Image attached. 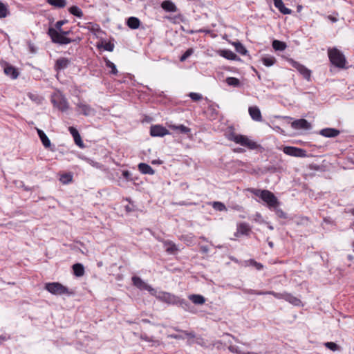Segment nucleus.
<instances>
[{"label": "nucleus", "mask_w": 354, "mask_h": 354, "mask_svg": "<svg viewBox=\"0 0 354 354\" xmlns=\"http://www.w3.org/2000/svg\"><path fill=\"white\" fill-rule=\"evenodd\" d=\"M251 231V228L249 225L246 223H241L237 225L236 232L234 235L239 237L242 235L248 236Z\"/></svg>", "instance_id": "obj_14"}, {"label": "nucleus", "mask_w": 354, "mask_h": 354, "mask_svg": "<svg viewBox=\"0 0 354 354\" xmlns=\"http://www.w3.org/2000/svg\"><path fill=\"white\" fill-rule=\"evenodd\" d=\"M161 7L167 12H174L177 11L175 4L170 1H165L162 3Z\"/></svg>", "instance_id": "obj_26"}, {"label": "nucleus", "mask_w": 354, "mask_h": 354, "mask_svg": "<svg viewBox=\"0 0 354 354\" xmlns=\"http://www.w3.org/2000/svg\"><path fill=\"white\" fill-rule=\"evenodd\" d=\"M0 64L3 68V72L7 76L12 80H15L19 77V72L16 67L5 61L1 62Z\"/></svg>", "instance_id": "obj_10"}, {"label": "nucleus", "mask_w": 354, "mask_h": 354, "mask_svg": "<svg viewBox=\"0 0 354 354\" xmlns=\"http://www.w3.org/2000/svg\"><path fill=\"white\" fill-rule=\"evenodd\" d=\"M163 244L166 252L169 254H175L178 250L176 245L171 241H165Z\"/></svg>", "instance_id": "obj_21"}, {"label": "nucleus", "mask_w": 354, "mask_h": 354, "mask_svg": "<svg viewBox=\"0 0 354 354\" xmlns=\"http://www.w3.org/2000/svg\"><path fill=\"white\" fill-rule=\"evenodd\" d=\"M212 207L214 209L220 211V212L227 210L225 205L223 203L218 202V201L213 202Z\"/></svg>", "instance_id": "obj_38"}, {"label": "nucleus", "mask_w": 354, "mask_h": 354, "mask_svg": "<svg viewBox=\"0 0 354 354\" xmlns=\"http://www.w3.org/2000/svg\"><path fill=\"white\" fill-rule=\"evenodd\" d=\"M234 46L235 47L236 50L241 55H246L247 54V50L239 42H234L233 44Z\"/></svg>", "instance_id": "obj_37"}, {"label": "nucleus", "mask_w": 354, "mask_h": 354, "mask_svg": "<svg viewBox=\"0 0 354 354\" xmlns=\"http://www.w3.org/2000/svg\"><path fill=\"white\" fill-rule=\"evenodd\" d=\"M189 96L194 101H198L202 99V95L198 93H190Z\"/></svg>", "instance_id": "obj_44"}, {"label": "nucleus", "mask_w": 354, "mask_h": 354, "mask_svg": "<svg viewBox=\"0 0 354 354\" xmlns=\"http://www.w3.org/2000/svg\"><path fill=\"white\" fill-rule=\"evenodd\" d=\"M226 138L230 141L234 142L236 144L247 147L249 149H257L259 145L248 136L238 134L234 131H230L226 134Z\"/></svg>", "instance_id": "obj_2"}, {"label": "nucleus", "mask_w": 354, "mask_h": 354, "mask_svg": "<svg viewBox=\"0 0 354 354\" xmlns=\"http://www.w3.org/2000/svg\"><path fill=\"white\" fill-rule=\"evenodd\" d=\"M46 2L58 8H63L66 6V0H46Z\"/></svg>", "instance_id": "obj_31"}, {"label": "nucleus", "mask_w": 354, "mask_h": 354, "mask_svg": "<svg viewBox=\"0 0 354 354\" xmlns=\"http://www.w3.org/2000/svg\"><path fill=\"white\" fill-rule=\"evenodd\" d=\"M48 35L50 36L53 43L59 44H68L71 42H74L76 39H72L65 37L62 32H59L56 29L53 28H49L48 30Z\"/></svg>", "instance_id": "obj_5"}, {"label": "nucleus", "mask_w": 354, "mask_h": 354, "mask_svg": "<svg viewBox=\"0 0 354 354\" xmlns=\"http://www.w3.org/2000/svg\"><path fill=\"white\" fill-rule=\"evenodd\" d=\"M272 47L275 50H284L287 46L285 42L279 41V40H274L272 41Z\"/></svg>", "instance_id": "obj_33"}, {"label": "nucleus", "mask_w": 354, "mask_h": 354, "mask_svg": "<svg viewBox=\"0 0 354 354\" xmlns=\"http://www.w3.org/2000/svg\"><path fill=\"white\" fill-rule=\"evenodd\" d=\"M263 64L266 66H271L275 62V58L273 57H267L262 59Z\"/></svg>", "instance_id": "obj_41"}, {"label": "nucleus", "mask_w": 354, "mask_h": 354, "mask_svg": "<svg viewBox=\"0 0 354 354\" xmlns=\"http://www.w3.org/2000/svg\"><path fill=\"white\" fill-rule=\"evenodd\" d=\"M169 127L173 129V130H178V131H180L181 133H188L190 132V129L185 127V125L183 124H180V125H170Z\"/></svg>", "instance_id": "obj_35"}, {"label": "nucleus", "mask_w": 354, "mask_h": 354, "mask_svg": "<svg viewBox=\"0 0 354 354\" xmlns=\"http://www.w3.org/2000/svg\"><path fill=\"white\" fill-rule=\"evenodd\" d=\"M291 126L295 129H310V124L305 119H299L292 122Z\"/></svg>", "instance_id": "obj_15"}, {"label": "nucleus", "mask_w": 354, "mask_h": 354, "mask_svg": "<svg viewBox=\"0 0 354 354\" xmlns=\"http://www.w3.org/2000/svg\"><path fill=\"white\" fill-rule=\"evenodd\" d=\"M248 191L259 197L265 202L270 209L276 208L279 206V202L277 198L271 192L266 189H259L254 188L248 189Z\"/></svg>", "instance_id": "obj_1"}, {"label": "nucleus", "mask_w": 354, "mask_h": 354, "mask_svg": "<svg viewBox=\"0 0 354 354\" xmlns=\"http://www.w3.org/2000/svg\"><path fill=\"white\" fill-rule=\"evenodd\" d=\"M158 300L165 302L168 304H176L180 302V299L177 296L167 292H160L154 295Z\"/></svg>", "instance_id": "obj_6"}, {"label": "nucleus", "mask_w": 354, "mask_h": 354, "mask_svg": "<svg viewBox=\"0 0 354 354\" xmlns=\"http://www.w3.org/2000/svg\"><path fill=\"white\" fill-rule=\"evenodd\" d=\"M60 32H62V35H64L65 37H66V35H68V34H69V32H70V31H62V30H61Z\"/></svg>", "instance_id": "obj_56"}, {"label": "nucleus", "mask_w": 354, "mask_h": 354, "mask_svg": "<svg viewBox=\"0 0 354 354\" xmlns=\"http://www.w3.org/2000/svg\"><path fill=\"white\" fill-rule=\"evenodd\" d=\"M189 300H191L194 304H203L205 302V299L201 295H190L189 296Z\"/></svg>", "instance_id": "obj_28"}, {"label": "nucleus", "mask_w": 354, "mask_h": 354, "mask_svg": "<svg viewBox=\"0 0 354 354\" xmlns=\"http://www.w3.org/2000/svg\"><path fill=\"white\" fill-rule=\"evenodd\" d=\"M274 6L283 15H290L292 10L286 8L282 0H273Z\"/></svg>", "instance_id": "obj_17"}, {"label": "nucleus", "mask_w": 354, "mask_h": 354, "mask_svg": "<svg viewBox=\"0 0 354 354\" xmlns=\"http://www.w3.org/2000/svg\"><path fill=\"white\" fill-rule=\"evenodd\" d=\"M225 82L229 86H232L234 87H238L240 86V81L239 79H237L236 77H227L225 80Z\"/></svg>", "instance_id": "obj_36"}, {"label": "nucleus", "mask_w": 354, "mask_h": 354, "mask_svg": "<svg viewBox=\"0 0 354 354\" xmlns=\"http://www.w3.org/2000/svg\"><path fill=\"white\" fill-rule=\"evenodd\" d=\"M273 209H274L276 214L279 217L282 218H286L287 217L286 214L282 209L277 208V207L276 208H273Z\"/></svg>", "instance_id": "obj_45"}, {"label": "nucleus", "mask_w": 354, "mask_h": 354, "mask_svg": "<svg viewBox=\"0 0 354 354\" xmlns=\"http://www.w3.org/2000/svg\"><path fill=\"white\" fill-rule=\"evenodd\" d=\"M248 111L252 120L258 122H261L262 120L260 109L257 106H250Z\"/></svg>", "instance_id": "obj_16"}, {"label": "nucleus", "mask_w": 354, "mask_h": 354, "mask_svg": "<svg viewBox=\"0 0 354 354\" xmlns=\"http://www.w3.org/2000/svg\"><path fill=\"white\" fill-rule=\"evenodd\" d=\"M132 283L133 286H135L138 289L142 290H146L149 291L151 295H156V290L153 288L151 286L147 284L145 281H144L141 278L137 276H134L132 277Z\"/></svg>", "instance_id": "obj_7"}, {"label": "nucleus", "mask_w": 354, "mask_h": 354, "mask_svg": "<svg viewBox=\"0 0 354 354\" xmlns=\"http://www.w3.org/2000/svg\"><path fill=\"white\" fill-rule=\"evenodd\" d=\"M283 151L284 153L294 157H306V151L304 149L301 148H297L295 147H284L283 148Z\"/></svg>", "instance_id": "obj_11"}, {"label": "nucleus", "mask_w": 354, "mask_h": 354, "mask_svg": "<svg viewBox=\"0 0 354 354\" xmlns=\"http://www.w3.org/2000/svg\"><path fill=\"white\" fill-rule=\"evenodd\" d=\"M69 131L73 137L75 143L77 146H79L80 147H83L84 144H83V142L82 140L81 136H80L78 131L75 128L71 127H69Z\"/></svg>", "instance_id": "obj_18"}, {"label": "nucleus", "mask_w": 354, "mask_h": 354, "mask_svg": "<svg viewBox=\"0 0 354 354\" xmlns=\"http://www.w3.org/2000/svg\"><path fill=\"white\" fill-rule=\"evenodd\" d=\"M53 102L62 111H65L68 109V104L64 99H59L58 102L56 100H53Z\"/></svg>", "instance_id": "obj_25"}, {"label": "nucleus", "mask_w": 354, "mask_h": 354, "mask_svg": "<svg viewBox=\"0 0 354 354\" xmlns=\"http://www.w3.org/2000/svg\"><path fill=\"white\" fill-rule=\"evenodd\" d=\"M96 47L100 50L103 49L104 50L111 51V41L106 42L101 39L96 44Z\"/></svg>", "instance_id": "obj_32"}, {"label": "nucleus", "mask_w": 354, "mask_h": 354, "mask_svg": "<svg viewBox=\"0 0 354 354\" xmlns=\"http://www.w3.org/2000/svg\"><path fill=\"white\" fill-rule=\"evenodd\" d=\"M122 176L124 178H126L127 180H131L130 179V173L127 171H124L122 172Z\"/></svg>", "instance_id": "obj_49"}, {"label": "nucleus", "mask_w": 354, "mask_h": 354, "mask_svg": "<svg viewBox=\"0 0 354 354\" xmlns=\"http://www.w3.org/2000/svg\"><path fill=\"white\" fill-rule=\"evenodd\" d=\"M320 134L326 138H334L339 134V131L333 128H326L321 130Z\"/></svg>", "instance_id": "obj_19"}, {"label": "nucleus", "mask_w": 354, "mask_h": 354, "mask_svg": "<svg viewBox=\"0 0 354 354\" xmlns=\"http://www.w3.org/2000/svg\"><path fill=\"white\" fill-rule=\"evenodd\" d=\"M8 10L6 5L0 1V18H5L8 15Z\"/></svg>", "instance_id": "obj_40"}, {"label": "nucleus", "mask_w": 354, "mask_h": 354, "mask_svg": "<svg viewBox=\"0 0 354 354\" xmlns=\"http://www.w3.org/2000/svg\"><path fill=\"white\" fill-rule=\"evenodd\" d=\"M45 289L50 293L55 295H72L73 292L70 291L67 287L63 286L59 282L46 283Z\"/></svg>", "instance_id": "obj_4"}, {"label": "nucleus", "mask_w": 354, "mask_h": 354, "mask_svg": "<svg viewBox=\"0 0 354 354\" xmlns=\"http://www.w3.org/2000/svg\"><path fill=\"white\" fill-rule=\"evenodd\" d=\"M150 134L153 137H162L169 134V132L166 128L161 125H153L150 129Z\"/></svg>", "instance_id": "obj_12"}, {"label": "nucleus", "mask_w": 354, "mask_h": 354, "mask_svg": "<svg viewBox=\"0 0 354 354\" xmlns=\"http://www.w3.org/2000/svg\"><path fill=\"white\" fill-rule=\"evenodd\" d=\"M127 26L131 29H137L140 25V21L138 18L131 17L127 19Z\"/></svg>", "instance_id": "obj_27"}, {"label": "nucleus", "mask_w": 354, "mask_h": 354, "mask_svg": "<svg viewBox=\"0 0 354 354\" xmlns=\"http://www.w3.org/2000/svg\"><path fill=\"white\" fill-rule=\"evenodd\" d=\"M256 216L257 217V218H260L261 217V215H260L259 214H257L256 215Z\"/></svg>", "instance_id": "obj_61"}, {"label": "nucleus", "mask_w": 354, "mask_h": 354, "mask_svg": "<svg viewBox=\"0 0 354 354\" xmlns=\"http://www.w3.org/2000/svg\"><path fill=\"white\" fill-rule=\"evenodd\" d=\"M68 11L71 14H72L74 16H76L79 18H81L83 17V12L82 10L77 6H73L69 8Z\"/></svg>", "instance_id": "obj_34"}, {"label": "nucleus", "mask_w": 354, "mask_h": 354, "mask_svg": "<svg viewBox=\"0 0 354 354\" xmlns=\"http://www.w3.org/2000/svg\"><path fill=\"white\" fill-rule=\"evenodd\" d=\"M328 55L332 64L339 68H345L346 58L343 53L336 48H328Z\"/></svg>", "instance_id": "obj_3"}, {"label": "nucleus", "mask_w": 354, "mask_h": 354, "mask_svg": "<svg viewBox=\"0 0 354 354\" xmlns=\"http://www.w3.org/2000/svg\"><path fill=\"white\" fill-rule=\"evenodd\" d=\"M255 294L257 295H266V294H269V295H273L274 297L277 298V299H283V297H284V293H277V292H273V291H269V292H255Z\"/></svg>", "instance_id": "obj_39"}, {"label": "nucleus", "mask_w": 354, "mask_h": 354, "mask_svg": "<svg viewBox=\"0 0 354 354\" xmlns=\"http://www.w3.org/2000/svg\"><path fill=\"white\" fill-rule=\"evenodd\" d=\"M352 245H353V251L354 252V242L353 243Z\"/></svg>", "instance_id": "obj_63"}, {"label": "nucleus", "mask_w": 354, "mask_h": 354, "mask_svg": "<svg viewBox=\"0 0 354 354\" xmlns=\"http://www.w3.org/2000/svg\"><path fill=\"white\" fill-rule=\"evenodd\" d=\"M138 170L142 174L153 175L155 173V171L151 168V167L146 163L141 162L138 164Z\"/></svg>", "instance_id": "obj_20"}, {"label": "nucleus", "mask_w": 354, "mask_h": 354, "mask_svg": "<svg viewBox=\"0 0 354 354\" xmlns=\"http://www.w3.org/2000/svg\"><path fill=\"white\" fill-rule=\"evenodd\" d=\"M30 50H31L32 53H35V52L34 48H33V47H30Z\"/></svg>", "instance_id": "obj_60"}, {"label": "nucleus", "mask_w": 354, "mask_h": 354, "mask_svg": "<svg viewBox=\"0 0 354 354\" xmlns=\"http://www.w3.org/2000/svg\"><path fill=\"white\" fill-rule=\"evenodd\" d=\"M268 229H269V230H272L274 229L273 226H272V225H270V224H268Z\"/></svg>", "instance_id": "obj_58"}, {"label": "nucleus", "mask_w": 354, "mask_h": 354, "mask_svg": "<svg viewBox=\"0 0 354 354\" xmlns=\"http://www.w3.org/2000/svg\"><path fill=\"white\" fill-rule=\"evenodd\" d=\"M268 245L270 248H272L273 247V243L272 242H269L268 243Z\"/></svg>", "instance_id": "obj_59"}, {"label": "nucleus", "mask_w": 354, "mask_h": 354, "mask_svg": "<svg viewBox=\"0 0 354 354\" xmlns=\"http://www.w3.org/2000/svg\"><path fill=\"white\" fill-rule=\"evenodd\" d=\"M242 354H257V353H253V352H243Z\"/></svg>", "instance_id": "obj_57"}, {"label": "nucleus", "mask_w": 354, "mask_h": 354, "mask_svg": "<svg viewBox=\"0 0 354 354\" xmlns=\"http://www.w3.org/2000/svg\"><path fill=\"white\" fill-rule=\"evenodd\" d=\"M76 111L84 116L94 115L95 113V109L83 101H80L76 104Z\"/></svg>", "instance_id": "obj_8"}, {"label": "nucleus", "mask_w": 354, "mask_h": 354, "mask_svg": "<svg viewBox=\"0 0 354 354\" xmlns=\"http://www.w3.org/2000/svg\"><path fill=\"white\" fill-rule=\"evenodd\" d=\"M141 339H142L147 342H152L153 341L151 337H149L147 335H141Z\"/></svg>", "instance_id": "obj_51"}, {"label": "nucleus", "mask_w": 354, "mask_h": 354, "mask_svg": "<svg viewBox=\"0 0 354 354\" xmlns=\"http://www.w3.org/2000/svg\"><path fill=\"white\" fill-rule=\"evenodd\" d=\"M24 189H25V190H26V191H29V190H30V188H28V187H25V188H24Z\"/></svg>", "instance_id": "obj_62"}, {"label": "nucleus", "mask_w": 354, "mask_h": 354, "mask_svg": "<svg viewBox=\"0 0 354 354\" xmlns=\"http://www.w3.org/2000/svg\"><path fill=\"white\" fill-rule=\"evenodd\" d=\"M283 299L288 301L289 303L292 304L294 306H299L301 304V301H300L299 299L288 293H284Z\"/></svg>", "instance_id": "obj_24"}, {"label": "nucleus", "mask_w": 354, "mask_h": 354, "mask_svg": "<svg viewBox=\"0 0 354 354\" xmlns=\"http://www.w3.org/2000/svg\"><path fill=\"white\" fill-rule=\"evenodd\" d=\"M59 180L64 185L68 184L73 181V174L71 172L62 174L60 175Z\"/></svg>", "instance_id": "obj_30"}, {"label": "nucleus", "mask_w": 354, "mask_h": 354, "mask_svg": "<svg viewBox=\"0 0 354 354\" xmlns=\"http://www.w3.org/2000/svg\"><path fill=\"white\" fill-rule=\"evenodd\" d=\"M324 346H325L327 348H328V349H330V350H331V351H339V350H340V346H338V345H337V344H335V342H326V343L324 344Z\"/></svg>", "instance_id": "obj_42"}, {"label": "nucleus", "mask_w": 354, "mask_h": 354, "mask_svg": "<svg viewBox=\"0 0 354 354\" xmlns=\"http://www.w3.org/2000/svg\"><path fill=\"white\" fill-rule=\"evenodd\" d=\"M116 73H117L116 67H115V64L112 63V75L116 74Z\"/></svg>", "instance_id": "obj_53"}, {"label": "nucleus", "mask_w": 354, "mask_h": 354, "mask_svg": "<svg viewBox=\"0 0 354 354\" xmlns=\"http://www.w3.org/2000/svg\"><path fill=\"white\" fill-rule=\"evenodd\" d=\"M171 337L174 338V339H180V338H181V336L178 335H171Z\"/></svg>", "instance_id": "obj_55"}, {"label": "nucleus", "mask_w": 354, "mask_h": 354, "mask_svg": "<svg viewBox=\"0 0 354 354\" xmlns=\"http://www.w3.org/2000/svg\"><path fill=\"white\" fill-rule=\"evenodd\" d=\"M218 54L229 60H235L237 58V55L230 50H221L218 51Z\"/></svg>", "instance_id": "obj_23"}, {"label": "nucleus", "mask_w": 354, "mask_h": 354, "mask_svg": "<svg viewBox=\"0 0 354 354\" xmlns=\"http://www.w3.org/2000/svg\"><path fill=\"white\" fill-rule=\"evenodd\" d=\"M37 134L43 144L45 148L50 147L51 143L48 138V136L46 135V133L41 129H37Z\"/></svg>", "instance_id": "obj_22"}, {"label": "nucleus", "mask_w": 354, "mask_h": 354, "mask_svg": "<svg viewBox=\"0 0 354 354\" xmlns=\"http://www.w3.org/2000/svg\"><path fill=\"white\" fill-rule=\"evenodd\" d=\"M151 163L153 165H161L162 163V162L160 160H154L151 161Z\"/></svg>", "instance_id": "obj_52"}, {"label": "nucleus", "mask_w": 354, "mask_h": 354, "mask_svg": "<svg viewBox=\"0 0 354 354\" xmlns=\"http://www.w3.org/2000/svg\"><path fill=\"white\" fill-rule=\"evenodd\" d=\"M289 63L294 67L306 80L309 81L311 76V71L305 66L292 59H289Z\"/></svg>", "instance_id": "obj_9"}, {"label": "nucleus", "mask_w": 354, "mask_h": 354, "mask_svg": "<svg viewBox=\"0 0 354 354\" xmlns=\"http://www.w3.org/2000/svg\"><path fill=\"white\" fill-rule=\"evenodd\" d=\"M73 273L76 277H82L84 274V268L81 263H75L73 266Z\"/></svg>", "instance_id": "obj_29"}, {"label": "nucleus", "mask_w": 354, "mask_h": 354, "mask_svg": "<svg viewBox=\"0 0 354 354\" xmlns=\"http://www.w3.org/2000/svg\"><path fill=\"white\" fill-rule=\"evenodd\" d=\"M228 349L230 352L236 354H242L243 353L239 348V347L233 345L229 346Z\"/></svg>", "instance_id": "obj_46"}, {"label": "nucleus", "mask_w": 354, "mask_h": 354, "mask_svg": "<svg viewBox=\"0 0 354 354\" xmlns=\"http://www.w3.org/2000/svg\"><path fill=\"white\" fill-rule=\"evenodd\" d=\"M71 63L70 59L63 57H59L55 61L54 69L55 71L59 72L68 68Z\"/></svg>", "instance_id": "obj_13"}, {"label": "nucleus", "mask_w": 354, "mask_h": 354, "mask_svg": "<svg viewBox=\"0 0 354 354\" xmlns=\"http://www.w3.org/2000/svg\"><path fill=\"white\" fill-rule=\"evenodd\" d=\"M254 266L257 270H261L263 268V265L257 262H254Z\"/></svg>", "instance_id": "obj_50"}, {"label": "nucleus", "mask_w": 354, "mask_h": 354, "mask_svg": "<svg viewBox=\"0 0 354 354\" xmlns=\"http://www.w3.org/2000/svg\"><path fill=\"white\" fill-rule=\"evenodd\" d=\"M183 334L190 338L195 337V334L193 332H187V331H183Z\"/></svg>", "instance_id": "obj_48"}, {"label": "nucleus", "mask_w": 354, "mask_h": 354, "mask_svg": "<svg viewBox=\"0 0 354 354\" xmlns=\"http://www.w3.org/2000/svg\"><path fill=\"white\" fill-rule=\"evenodd\" d=\"M194 53V50L192 48L187 49L185 53L180 57V60L181 62L185 61L189 56H191Z\"/></svg>", "instance_id": "obj_43"}, {"label": "nucleus", "mask_w": 354, "mask_h": 354, "mask_svg": "<svg viewBox=\"0 0 354 354\" xmlns=\"http://www.w3.org/2000/svg\"><path fill=\"white\" fill-rule=\"evenodd\" d=\"M104 61L106 62V66L107 67H111V61L108 59L107 58H104Z\"/></svg>", "instance_id": "obj_54"}, {"label": "nucleus", "mask_w": 354, "mask_h": 354, "mask_svg": "<svg viewBox=\"0 0 354 354\" xmlns=\"http://www.w3.org/2000/svg\"><path fill=\"white\" fill-rule=\"evenodd\" d=\"M67 22L66 20H60L56 22L55 28L59 31L62 30V26Z\"/></svg>", "instance_id": "obj_47"}]
</instances>
